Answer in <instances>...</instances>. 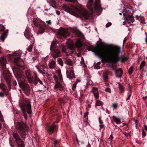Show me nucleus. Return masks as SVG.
<instances>
[{"label": "nucleus", "instance_id": "nucleus-16", "mask_svg": "<svg viewBox=\"0 0 147 147\" xmlns=\"http://www.w3.org/2000/svg\"><path fill=\"white\" fill-rule=\"evenodd\" d=\"M88 112H85L84 114V122L83 124V127H85L86 126H88L89 124L88 122Z\"/></svg>", "mask_w": 147, "mask_h": 147}, {"label": "nucleus", "instance_id": "nucleus-28", "mask_svg": "<svg viewBox=\"0 0 147 147\" xmlns=\"http://www.w3.org/2000/svg\"><path fill=\"white\" fill-rule=\"evenodd\" d=\"M113 118L114 120L117 124H118L121 123V120L119 118L115 116H113Z\"/></svg>", "mask_w": 147, "mask_h": 147}, {"label": "nucleus", "instance_id": "nucleus-57", "mask_svg": "<svg viewBox=\"0 0 147 147\" xmlns=\"http://www.w3.org/2000/svg\"><path fill=\"white\" fill-rule=\"evenodd\" d=\"M142 136L143 137H145L146 135V133L144 131V130H143L142 132Z\"/></svg>", "mask_w": 147, "mask_h": 147}, {"label": "nucleus", "instance_id": "nucleus-29", "mask_svg": "<svg viewBox=\"0 0 147 147\" xmlns=\"http://www.w3.org/2000/svg\"><path fill=\"white\" fill-rule=\"evenodd\" d=\"M75 45L76 47L78 48H80L82 46V44L81 41L80 40H78L76 42Z\"/></svg>", "mask_w": 147, "mask_h": 147}, {"label": "nucleus", "instance_id": "nucleus-4", "mask_svg": "<svg viewBox=\"0 0 147 147\" xmlns=\"http://www.w3.org/2000/svg\"><path fill=\"white\" fill-rule=\"evenodd\" d=\"M16 128L22 138L25 139L28 131V127L23 121L18 122L16 124Z\"/></svg>", "mask_w": 147, "mask_h": 147}, {"label": "nucleus", "instance_id": "nucleus-62", "mask_svg": "<svg viewBox=\"0 0 147 147\" xmlns=\"http://www.w3.org/2000/svg\"><path fill=\"white\" fill-rule=\"evenodd\" d=\"M38 82H39L40 84L43 85L42 82L38 78L37 83Z\"/></svg>", "mask_w": 147, "mask_h": 147}, {"label": "nucleus", "instance_id": "nucleus-45", "mask_svg": "<svg viewBox=\"0 0 147 147\" xmlns=\"http://www.w3.org/2000/svg\"><path fill=\"white\" fill-rule=\"evenodd\" d=\"M5 30V27L1 24H0V31H3Z\"/></svg>", "mask_w": 147, "mask_h": 147}, {"label": "nucleus", "instance_id": "nucleus-11", "mask_svg": "<svg viewBox=\"0 0 147 147\" xmlns=\"http://www.w3.org/2000/svg\"><path fill=\"white\" fill-rule=\"evenodd\" d=\"M24 35L27 39L30 40V42H34V38L32 34L31 33L30 30L28 29H26L24 33Z\"/></svg>", "mask_w": 147, "mask_h": 147}, {"label": "nucleus", "instance_id": "nucleus-50", "mask_svg": "<svg viewBox=\"0 0 147 147\" xmlns=\"http://www.w3.org/2000/svg\"><path fill=\"white\" fill-rule=\"evenodd\" d=\"M59 142L57 140H55L53 143V145H52V146H57L58 145Z\"/></svg>", "mask_w": 147, "mask_h": 147}, {"label": "nucleus", "instance_id": "nucleus-61", "mask_svg": "<svg viewBox=\"0 0 147 147\" xmlns=\"http://www.w3.org/2000/svg\"><path fill=\"white\" fill-rule=\"evenodd\" d=\"M111 22H108V23H107V24H106V26L107 27H108L109 26H111Z\"/></svg>", "mask_w": 147, "mask_h": 147}, {"label": "nucleus", "instance_id": "nucleus-27", "mask_svg": "<svg viewBox=\"0 0 147 147\" xmlns=\"http://www.w3.org/2000/svg\"><path fill=\"white\" fill-rule=\"evenodd\" d=\"M94 8L95 10L98 11L100 12L102 10V8L101 5L99 3H96L95 4Z\"/></svg>", "mask_w": 147, "mask_h": 147}, {"label": "nucleus", "instance_id": "nucleus-39", "mask_svg": "<svg viewBox=\"0 0 147 147\" xmlns=\"http://www.w3.org/2000/svg\"><path fill=\"white\" fill-rule=\"evenodd\" d=\"M36 67L38 71L40 73L42 74H45V72L43 71L42 70V69H40L39 66H36Z\"/></svg>", "mask_w": 147, "mask_h": 147}, {"label": "nucleus", "instance_id": "nucleus-36", "mask_svg": "<svg viewBox=\"0 0 147 147\" xmlns=\"http://www.w3.org/2000/svg\"><path fill=\"white\" fill-rule=\"evenodd\" d=\"M6 86L3 83H1L0 84V88H1L3 91L5 90L6 89Z\"/></svg>", "mask_w": 147, "mask_h": 147}, {"label": "nucleus", "instance_id": "nucleus-7", "mask_svg": "<svg viewBox=\"0 0 147 147\" xmlns=\"http://www.w3.org/2000/svg\"><path fill=\"white\" fill-rule=\"evenodd\" d=\"M33 23L35 26L39 27L38 32L40 33L44 32V30L46 28L45 22L40 20L34 18L33 20Z\"/></svg>", "mask_w": 147, "mask_h": 147}, {"label": "nucleus", "instance_id": "nucleus-35", "mask_svg": "<svg viewBox=\"0 0 147 147\" xmlns=\"http://www.w3.org/2000/svg\"><path fill=\"white\" fill-rule=\"evenodd\" d=\"M128 90L129 91V92L128 93V95L127 98L126 99V100H127L130 99L131 96V88L130 87H129Z\"/></svg>", "mask_w": 147, "mask_h": 147}, {"label": "nucleus", "instance_id": "nucleus-26", "mask_svg": "<svg viewBox=\"0 0 147 147\" xmlns=\"http://www.w3.org/2000/svg\"><path fill=\"white\" fill-rule=\"evenodd\" d=\"M7 63V61L5 58L3 57L0 58V63L1 65H6Z\"/></svg>", "mask_w": 147, "mask_h": 147}, {"label": "nucleus", "instance_id": "nucleus-33", "mask_svg": "<svg viewBox=\"0 0 147 147\" xmlns=\"http://www.w3.org/2000/svg\"><path fill=\"white\" fill-rule=\"evenodd\" d=\"M102 103L100 100H96L95 106H102Z\"/></svg>", "mask_w": 147, "mask_h": 147}, {"label": "nucleus", "instance_id": "nucleus-15", "mask_svg": "<svg viewBox=\"0 0 147 147\" xmlns=\"http://www.w3.org/2000/svg\"><path fill=\"white\" fill-rule=\"evenodd\" d=\"M58 126L56 125H53L49 127L47 130V132L49 134H51L54 131H57Z\"/></svg>", "mask_w": 147, "mask_h": 147}, {"label": "nucleus", "instance_id": "nucleus-9", "mask_svg": "<svg viewBox=\"0 0 147 147\" xmlns=\"http://www.w3.org/2000/svg\"><path fill=\"white\" fill-rule=\"evenodd\" d=\"M25 74L28 82L31 83H33L35 85L37 84L38 77L36 74H35L34 75L33 79L32 76L30 71L27 70L25 71Z\"/></svg>", "mask_w": 147, "mask_h": 147}, {"label": "nucleus", "instance_id": "nucleus-37", "mask_svg": "<svg viewBox=\"0 0 147 147\" xmlns=\"http://www.w3.org/2000/svg\"><path fill=\"white\" fill-rule=\"evenodd\" d=\"M58 76L59 77L60 81L62 82L63 81V79L62 77V75L60 71H59L58 73Z\"/></svg>", "mask_w": 147, "mask_h": 147}, {"label": "nucleus", "instance_id": "nucleus-38", "mask_svg": "<svg viewBox=\"0 0 147 147\" xmlns=\"http://www.w3.org/2000/svg\"><path fill=\"white\" fill-rule=\"evenodd\" d=\"M146 64V62L144 61H142L140 65V69H141L144 67L145 66Z\"/></svg>", "mask_w": 147, "mask_h": 147}, {"label": "nucleus", "instance_id": "nucleus-54", "mask_svg": "<svg viewBox=\"0 0 147 147\" xmlns=\"http://www.w3.org/2000/svg\"><path fill=\"white\" fill-rule=\"evenodd\" d=\"M134 121L135 122V123L136 124V127H137V125L138 124V121L137 120H136L135 119H134Z\"/></svg>", "mask_w": 147, "mask_h": 147}, {"label": "nucleus", "instance_id": "nucleus-23", "mask_svg": "<svg viewBox=\"0 0 147 147\" xmlns=\"http://www.w3.org/2000/svg\"><path fill=\"white\" fill-rule=\"evenodd\" d=\"M65 63L68 65L72 66L73 65L72 61L70 59L68 58H65L64 60Z\"/></svg>", "mask_w": 147, "mask_h": 147}, {"label": "nucleus", "instance_id": "nucleus-24", "mask_svg": "<svg viewBox=\"0 0 147 147\" xmlns=\"http://www.w3.org/2000/svg\"><path fill=\"white\" fill-rule=\"evenodd\" d=\"M57 48H59L57 46L56 42L54 41H53L51 45L50 48L51 50H54L55 49H57Z\"/></svg>", "mask_w": 147, "mask_h": 147}, {"label": "nucleus", "instance_id": "nucleus-40", "mask_svg": "<svg viewBox=\"0 0 147 147\" xmlns=\"http://www.w3.org/2000/svg\"><path fill=\"white\" fill-rule=\"evenodd\" d=\"M125 22H126V24L127 26L129 27L131 25H132V24H131L130 22H129V21H130L131 22L133 23L134 22H131V20H125Z\"/></svg>", "mask_w": 147, "mask_h": 147}, {"label": "nucleus", "instance_id": "nucleus-14", "mask_svg": "<svg viewBox=\"0 0 147 147\" xmlns=\"http://www.w3.org/2000/svg\"><path fill=\"white\" fill-rule=\"evenodd\" d=\"M52 51H53L52 55L54 59H55L56 58L59 57L60 56L61 52L59 48H57Z\"/></svg>", "mask_w": 147, "mask_h": 147}, {"label": "nucleus", "instance_id": "nucleus-21", "mask_svg": "<svg viewBox=\"0 0 147 147\" xmlns=\"http://www.w3.org/2000/svg\"><path fill=\"white\" fill-rule=\"evenodd\" d=\"M115 75L116 77L120 78L123 74V71L121 69H119L117 70L115 72Z\"/></svg>", "mask_w": 147, "mask_h": 147}, {"label": "nucleus", "instance_id": "nucleus-63", "mask_svg": "<svg viewBox=\"0 0 147 147\" xmlns=\"http://www.w3.org/2000/svg\"><path fill=\"white\" fill-rule=\"evenodd\" d=\"M99 121L100 124H102L103 123V121L101 120L100 117L99 118Z\"/></svg>", "mask_w": 147, "mask_h": 147}, {"label": "nucleus", "instance_id": "nucleus-8", "mask_svg": "<svg viewBox=\"0 0 147 147\" xmlns=\"http://www.w3.org/2000/svg\"><path fill=\"white\" fill-rule=\"evenodd\" d=\"M30 101L28 98H25L24 100V103H22L20 105V107L22 110V107L24 108L25 111H27V113L31 114L32 113L31 106L30 104Z\"/></svg>", "mask_w": 147, "mask_h": 147}, {"label": "nucleus", "instance_id": "nucleus-17", "mask_svg": "<svg viewBox=\"0 0 147 147\" xmlns=\"http://www.w3.org/2000/svg\"><path fill=\"white\" fill-rule=\"evenodd\" d=\"M73 69V67H70L66 72L67 76L70 79L72 78L74 75V71Z\"/></svg>", "mask_w": 147, "mask_h": 147}, {"label": "nucleus", "instance_id": "nucleus-58", "mask_svg": "<svg viewBox=\"0 0 147 147\" xmlns=\"http://www.w3.org/2000/svg\"><path fill=\"white\" fill-rule=\"evenodd\" d=\"M113 138V136L112 135H111L110 136L109 138V140L111 142Z\"/></svg>", "mask_w": 147, "mask_h": 147}, {"label": "nucleus", "instance_id": "nucleus-53", "mask_svg": "<svg viewBox=\"0 0 147 147\" xmlns=\"http://www.w3.org/2000/svg\"><path fill=\"white\" fill-rule=\"evenodd\" d=\"M105 91L106 92H109V93H111V89L110 88H107L105 89Z\"/></svg>", "mask_w": 147, "mask_h": 147}, {"label": "nucleus", "instance_id": "nucleus-47", "mask_svg": "<svg viewBox=\"0 0 147 147\" xmlns=\"http://www.w3.org/2000/svg\"><path fill=\"white\" fill-rule=\"evenodd\" d=\"M76 85L77 82H75V84L73 85V86L72 87V89L73 91H75V89L76 87Z\"/></svg>", "mask_w": 147, "mask_h": 147}, {"label": "nucleus", "instance_id": "nucleus-19", "mask_svg": "<svg viewBox=\"0 0 147 147\" xmlns=\"http://www.w3.org/2000/svg\"><path fill=\"white\" fill-rule=\"evenodd\" d=\"M92 92L93 93V95L95 100L98 99L99 98V94L98 91V88H93Z\"/></svg>", "mask_w": 147, "mask_h": 147}, {"label": "nucleus", "instance_id": "nucleus-22", "mask_svg": "<svg viewBox=\"0 0 147 147\" xmlns=\"http://www.w3.org/2000/svg\"><path fill=\"white\" fill-rule=\"evenodd\" d=\"M93 6V1L89 0L87 4V7L90 10H92V9Z\"/></svg>", "mask_w": 147, "mask_h": 147}, {"label": "nucleus", "instance_id": "nucleus-60", "mask_svg": "<svg viewBox=\"0 0 147 147\" xmlns=\"http://www.w3.org/2000/svg\"><path fill=\"white\" fill-rule=\"evenodd\" d=\"M99 126L100 127V130L104 128L105 127V125L104 124H100Z\"/></svg>", "mask_w": 147, "mask_h": 147}, {"label": "nucleus", "instance_id": "nucleus-10", "mask_svg": "<svg viewBox=\"0 0 147 147\" xmlns=\"http://www.w3.org/2000/svg\"><path fill=\"white\" fill-rule=\"evenodd\" d=\"M13 138L15 139L18 147H24V144L23 142L21 140L20 137L17 133H14L13 134Z\"/></svg>", "mask_w": 147, "mask_h": 147}, {"label": "nucleus", "instance_id": "nucleus-2", "mask_svg": "<svg viewBox=\"0 0 147 147\" xmlns=\"http://www.w3.org/2000/svg\"><path fill=\"white\" fill-rule=\"evenodd\" d=\"M12 70L14 75L17 79L20 87L23 89L27 96L29 95L30 92V87L28 84L25 83L26 78L22 71L17 67H13Z\"/></svg>", "mask_w": 147, "mask_h": 147}, {"label": "nucleus", "instance_id": "nucleus-18", "mask_svg": "<svg viewBox=\"0 0 147 147\" xmlns=\"http://www.w3.org/2000/svg\"><path fill=\"white\" fill-rule=\"evenodd\" d=\"M55 84L54 86V89L56 90H62L63 89V87L62 85L57 81L56 80Z\"/></svg>", "mask_w": 147, "mask_h": 147}, {"label": "nucleus", "instance_id": "nucleus-20", "mask_svg": "<svg viewBox=\"0 0 147 147\" xmlns=\"http://www.w3.org/2000/svg\"><path fill=\"white\" fill-rule=\"evenodd\" d=\"M109 71L108 70L105 71L102 75V78L105 82H107L108 80V74Z\"/></svg>", "mask_w": 147, "mask_h": 147}, {"label": "nucleus", "instance_id": "nucleus-6", "mask_svg": "<svg viewBox=\"0 0 147 147\" xmlns=\"http://www.w3.org/2000/svg\"><path fill=\"white\" fill-rule=\"evenodd\" d=\"M6 65H1L2 69L4 71H3V76L7 83L9 88H11V76L10 73L6 69Z\"/></svg>", "mask_w": 147, "mask_h": 147}, {"label": "nucleus", "instance_id": "nucleus-3", "mask_svg": "<svg viewBox=\"0 0 147 147\" xmlns=\"http://www.w3.org/2000/svg\"><path fill=\"white\" fill-rule=\"evenodd\" d=\"M73 7H70L69 6L65 5H63V9L66 11L73 14L77 17H82L84 19H88L89 15L88 12L82 8H77L76 9V13L73 11L72 8Z\"/></svg>", "mask_w": 147, "mask_h": 147}, {"label": "nucleus", "instance_id": "nucleus-41", "mask_svg": "<svg viewBox=\"0 0 147 147\" xmlns=\"http://www.w3.org/2000/svg\"><path fill=\"white\" fill-rule=\"evenodd\" d=\"M57 61L60 65L62 66L63 65V61L62 60V59L61 58L58 59Z\"/></svg>", "mask_w": 147, "mask_h": 147}, {"label": "nucleus", "instance_id": "nucleus-42", "mask_svg": "<svg viewBox=\"0 0 147 147\" xmlns=\"http://www.w3.org/2000/svg\"><path fill=\"white\" fill-rule=\"evenodd\" d=\"M62 51L63 53H65L66 56H68L69 55L67 53L66 48L65 47H63L62 48Z\"/></svg>", "mask_w": 147, "mask_h": 147}, {"label": "nucleus", "instance_id": "nucleus-52", "mask_svg": "<svg viewBox=\"0 0 147 147\" xmlns=\"http://www.w3.org/2000/svg\"><path fill=\"white\" fill-rule=\"evenodd\" d=\"M3 91L6 95H8L9 93V91L6 89H5V90Z\"/></svg>", "mask_w": 147, "mask_h": 147}, {"label": "nucleus", "instance_id": "nucleus-30", "mask_svg": "<svg viewBox=\"0 0 147 147\" xmlns=\"http://www.w3.org/2000/svg\"><path fill=\"white\" fill-rule=\"evenodd\" d=\"M21 110L23 113V115H24V118H25V119L26 120L27 119V111L25 110L24 109V108H23V107H22Z\"/></svg>", "mask_w": 147, "mask_h": 147}, {"label": "nucleus", "instance_id": "nucleus-1", "mask_svg": "<svg viewBox=\"0 0 147 147\" xmlns=\"http://www.w3.org/2000/svg\"><path fill=\"white\" fill-rule=\"evenodd\" d=\"M120 48L115 45L109 47L100 45L97 47L93 46L88 47V51H91L102 59L103 61L112 63H116L119 61L123 62L127 59L126 57H119Z\"/></svg>", "mask_w": 147, "mask_h": 147}, {"label": "nucleus", "instance_id": "nucleus-34", "mask_svg": "<svg viewBox=\"0 0 147 147\" xmlns=\"http://www.w3.org/2000/svg\"><path fill=\"white\" fill-rule=\"evenodd\" d=\"M49 2L51 4L54 5H53V7L55 9H57L56 7L55 6L56 2L55 0H49Z\"/></svg>", "mask_w": 147, "mask_h": 147}, {"label": "nucleus", "instance_id": "nucleus-13", "mask_svg": "<svg viewBox=\"0 0 147 147\" xmlns=\"http://www.w3.org/2000/svg\"><path fill=\"white\" fill-rule=\"evenodd\" d=\"M58 34L60 36L65 38H66L70 34V33L67 30L64 29L60 30L59 31Z\"/></svg>", "mask_w": 147, "mask_h": 147}, {"label": "nucleus", "instance_id": "nucleus-48", "mask_svg": "<svg viewBox=\"0 0 147 147\" xmlns=\"http://www.w3.org/2000/svg\"><path fill=\"white\" fill-rule=\"evenodd\" d=\"M133 67H131L128 70V72L130 74H131L133 71Z\"/></svg>", "mask_w": 147, "mask_h": 147}, {"label": "nucleus", "instance_id": "nucleus-12", "mask_svg": "<svg viewBox=\"0 0 147 147\" xmlns=\"http://www.w3.org/2000/svg\"><path fill=\"white\" fill-rule=\"evenodd\" d=\"M122 13L123 14V15L124 19L125 20H130L131 22H133L134 20V17L132 15H129L128 13L127 12L126 9L123 11Z\"/></svg>", "mask_w": 147, "mask_h": 147}, {"label": "nucleus", "instance_id": "nucleus-64", "mask_svg": "<svg viewBox=\"0 0 147 147\" xmlns=\"http://www.w3.org/2000/svg\"><path fill=\"white\" fill-rule=\"evenodd\" d=\"M46 22L48 24V25H51V20H49L48 21H46Z\"/></svg>", "mask_w": 147, "mask_h": 147}, {"label": "nucleus", "instance_id": "nucleus-51", "mask_svg": "<svg viewBox=\"0 0 147 147\" xmlns=\"http://www.w3.org/2000/svg\"><path fill=\"white\" fill-rule=\"evenodd\" d=\"M0 121L2 122L4 121L3 116L1 112H0Z\"/></svg>", "mask_w": 147, "mask_h": 147}, {"label": "nucleus", "instance_id": "nucleus-59", "mask_svg": "<svg viewBox=\"0 0 147 147\" xmlns=\"http://www.w3.org/2000/svg\"><path fill=\"white\" fill-rule=\"evenodd\" d=\"M65 1L68 2L74 3L76 1V0H65Z\"/></svg>", "mask_w": 147, "mask_h": 147}, {"label": "nucleus", "instance_id": "nucleus-46", "mask_svg": "<svg viewBox=\"0 0 147 147\" xmlns=\"http://www.w3.org/2000/svg\"><path fill=\"white\" fill-rule=\"evenodd\" d=\"M81 64L84 67L86 66L84 62V60L82 57V60L81 61Z\"/></svg>", "mask_w": 147, "mask_h": 147}, {"label": "nucleus", "instance_id": "nucleus-5", "mask_svg": "<svg viewBox=\"0 0 147 147\" xmlns=\"http://www.w3.org/2000/svg\"><path fill=\"white\" fill-rule=\"evenodd\" d=\"M21 55V52L20 51H16L14 53L10 54V57L11 60L14 59V63L18 67H22L24 63L22 60L20 58Z\"/></svg>", "mask_w": 147, "mask_h": 147}, {"label": "nucleus", "instance_id": "nucleus-31", "mask_svg": "<svg viewBox=\"0 0 147 147\" xmlns=\"http://www.w3.org/2000/svg\"><path fill=\"white\" fill-rule=\"evenodd\" d=\"M37 66H39L40 69H42L43 71H44V69L46 68V65H43L42 63H39L38 65Z\"/></svg>", "mask_w": 147, "mask_h": 147}, {"label": "nucleus", "instance_id": "nucleus-32", "mask_svg": "<svg viewBox=\"0 0 147 147\" xmlns=\"http://www.w3.org/2000/svg\"><path fill=\"white\" fill-rule=\"evenodd\" d=\"M136 17L137 19H139L141 23L142 24L145 23V19L143 17H140L137 16Z\"/></svg>", "mask_w": 147, "mask_h": 147}, {"label": "nucleus", "instance_id": "nucleus-25", "mask_svg": "<svg viewBox=\"0 0 147 147\" xmlns=\"http://www.w3.org/2000/svg\"><path fill=\"white\" fill-rule=\"evenodd\" d=\"M49 66L50 69H54L56 67V63L54 61H52L49 63Z\"/></svg>", "mask_w": 147, "mask_h": 147}, {"label": "nucleus", "instance_id": "nucleus-49", "mask_svg": "<svg viewBox=\"0 0 147 147\" xmlns=\"http://www.w3.org/2000/svg\"><path fill=\"white\" fill-rule=\"evenodd\" d=\"M112 107L114 109H116L118 107V105L116 103H113L112 105Z\"/></svg>", "mask_w": 147, "mask_h": 147}, {"label": "nucleus", "instance_id": "nucleus-44", "mask_svg": "<svg viewBox=\"0 0 147 147\" xmlns=\"http://www.w3.org/2000/svg\"><path fill=\"white\" fill-rule=\"evenodd\" d=\"M33 48V45H30L29 47L27 49V50L29 52H31L32 50V49Z\"/></svg>", "mask_w": 147, "mask_h": 147}, {"label": "nucleus", "instance_id": "nucleus-56", "mask_svg": "<svg viewBox=\"0 0 147 147\" xmlns=\"http://www.w3.org/2000/svg\"><path fill=\"white\" fill-rule=\"evenodd\" d=\"M100 68V67L98 64H96L94 66V68L96 69H98Z\"/></svg>", "mask_w": 147, "mask_h": 147}, {"label": "nucleus", "instance_id": "nucleus-43", "mask_svg": "<svg viewBox=\"0 0 147 147\" xmlns=\"http://www.w3.org/2000/svg\"><path fill=\"white\" fill-rule=\"evenodd\" d=\"M119 84V89L121 92H123L124 91V89L122 86Z\"/></svg>", "mask_w": 147, "mask_h": 147}, {"label": "nucleus", "instance_id": "nucleus-55", "mask_svg": "<svg viewBox=\"0 0 147 147\" xmlns=\"http://www.w3.org/2000/svg\"><path fill=\"white\" fill-rule=\"evenodd\" d=\"M5 93L2 92H0V96L1 97H3L5 96Z\"/></svg>", "mask_w": 147, "mask_h": 147}]
</instances>
